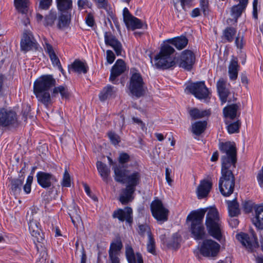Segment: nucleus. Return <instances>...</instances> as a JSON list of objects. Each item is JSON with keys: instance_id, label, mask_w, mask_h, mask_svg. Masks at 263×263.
Segmentation results:
<instances>
[{"instance_id": "f257e3e1", "label": "nucleus", "mask_w": 263, "mask_h": 263, "mask_svg": "<svg viewBox=\"0 0 263 263\" xmlns=\"http://www.w3.org/2000/svg\"><path fill=\"white\" fill-rule=\"evenodd\" d=\"M208 208H202L192 211L187 216L186 221L190 223L189 231L192 237L196 240L204 239L206 236L203 220Z\"/></svg>"}, {"instance_id": "f03ea898", "label": "nucleus", "mask_w": 263, "mask_h": 263, "mask_svg": "<svg viewBox=\"0 0 263 263\" xmlns=\"http://www.w3.org/2000/svg\"><path fill=\"white\" fill-rule=\"evenodd\" d=\"M205 225L209 235L220 241L222 238V222L219 212L215 207L208 208Z\"/></svg>"}, {"instance_id": "7ed1b4c3", "label": "nucleus", "mask_w": 263, "mask_h": 263, "mask_svg": "<svg viewBox=\"0 0 263 263\" xmlns=\"http://www.w3.org/2000/svg\"><path fill=\"white\" fill-rule=\"evenodd\" d=\"M112 170L115 174L114 179L117 182L121 183L126 182L127 186L136 189V187L141 182L140 171H134L128 175L129 170L127 168L117 164L114 166Z\"/></svg>"}, {"instance_id": "20e7f679", "label": "nucleus", "mask_w": 263, "mask_h": 263, "mask_svg": "<svg viewBox=\"0 0 263 263\" xmlns=\"http://www.w3.org/2000/svg\"><path fill=\"white\" fill-rule=\"evenodd\" d=\"M219 149L225 154L221 156V167L231 168L236 167L237 162V149L234 142L230 141L220 142L219 143Z\"/></svg>"}, {"instance_id": "39448f33", "label": "nucleus", "mask_w": 263, "mask_h": 263, "mask_svg": "<svg viewBox=\"0 0 263 263\" xmlns=\"http://www.w3.org/2000/svg\"><path fill=\"white\" fill-rule=\"evenodd\" d=\"M233 170L231 168H221V175L219 180V189L224 197L230 196L234 192L235 178Z\"/></svg>"}, {"instance_id": "423d86ee", "label": "nucleus", "mask_w": 263, "mask_h": 263, "mask_svg": "<svg viewBox=\"0 0 263 263\" xmlns=\"http://www.w3.org/2000/svg\"><path fill=\"white\" fill-rule=\"evenodd\" d=\"M175 51L174 48L168 44L161 46L158 54L154 58L155 66L158 69H167L175 65L171 55Z\"/></svg>"}, {"instance_id": "0eeeda50", "label": "nucleus", "mask_w": 263, "mask_h": 263, "mask_svg": "<svg viewBox=\"0 0 263 263\" xmlns=\"http://www.w3.org/2000/svg\"><path fill=\"white\" fill-rule=\"evenodd\" d=\"M60 13L58 27L59 29L68 27L71 23L73 9L72 0H55Z\"/></svg>"}, {"instance_id": "6e6552de", "label": "nucleus", "mask_w": 263, "mask_h": 263, "mask_svg": "<svg viewBox=\"0 0 263 263\" xmlns=\"http://www.w3.org/2000/svg\"><path fill=\"white\" fill-rule=\"evenodd\" d=\"M20 124L21 122L14 111L5 108H0V129L5 127L10 130H16Z\"/></svg>"}, {"instance_id": "1a4fd4ad", "label": "nucleus", "mask_w": 263, "mask_h": 263, "mask_svg": "<svg viewBox=\"0 0 263 263\" xmlns=\"http://www.w3.org/2000/svg\"><path fill=\"white\" fill-rule=\"evenodd\" d=\"M29 230L37 251L45 248L46 241L45 239V234L41 229L40 222L36 220H30Z\"/></svg>"}, {"instance_id": "9d476101", "label": "nucleus", "mask_w": 263, "mask_h": 263, "mask_svg": "<svg viewBox=\"0 0 263 263\" xmlns=\"http://www.w3.org/2000/svg\"><path fill=\"white\" fill-rule=\"evenodd\" d=\"M152 216L161 223L168 220L169 211L164 207L162 201L156 197L150 205Z\"/></svg>"}, {"instance_id": "9b49d317", "label": "nucleus", "mask_w": 263, "mask_h": 263, "mask_svg": "<svg viewBox=\"0 0 263 263\" xmlns=\"http://www.w3.org/2000/svg\"><path fill=\"white\" fill-rule=\"evenodd\" d=\"M144 82L142 75L139 72L132 74L129 79L128 88L131 94L139 98L144 95Z\"/></svg>"}, {"instance_id": "f8f14e48", "label": "nucleus", "mask_w": 263, "mask_h": 263, "mask_svg": "<svg viewBox=\"0 0 263 263\" xmlns=\"http://www.w3.org/2000/svg\"><path fill=\"white\" fill-rule=\"evenodd\" d=\"M185 91L193 95L196 98L200 100L207 99L210 93L204 81L189 83L186 85Z\"/></svg>"}, {"instance_id": "ddd939ff", "label": "nucleus", "mask_w": 263, "mask_h": 263, "mask_svg": "<svg viewBox=\"0 0 263 263\" xmlns=\"http://www.w3.org/2000/svg\"><path fill=\"white\" fill-rule=\"evenodd\" d=\"M56 85L55 79L52 75L45 74L37 79L33 84V92L40 93L45 91H49Z\"/></svg>"}, {"instance_id": "4468645a", "label": "nucleus", "mask_w": 263, "mask_h": 263, "mask_svg": "<svg viewBox=\"0 0 263 263\" xmlns=\"http://www.w3.org/2000/svg\"><path fill=\"white\" fill-rule=\"evenodd\" d=\"M220 249V245L218 242L211 239H206L202 241L199 251L203 256L214 258L217 256Z\"/></svg>"}, {"instance_id": "2eb2a0df", "label": "nucleus", "mask_w": 263, "mask_h": 263, "mask_svg": "<svg viewBox=\"0 0 263 263\" xmlns=\"http://www.w3.org/2000/svg\"><path fill=\"white\" fill-rule=\"evenodd\" d=\"M196 56L191 50L186 49L183 51L177 60V63L179 67L190 71L195 63Z\"/></svg>"}, {"instance_id": "dca6fc26", "label": "nucleus", "mask_w": 263, "mask_h": 263, "mask_svg": "<svg viewBox=\"0 0 263 263\" xmlns=\"http://www.w3.org/2000/svg\"><path fill=\"white\" fill-rule=\"evenodd\" d=\"M38 49V43L30 31L25 30L20 42V49L24 53Z\"/></svg>"}, {"instance_id": "f3484780", "label": "nucleus", "mask_w": 263, "mask_h": 263, "mask_svg": "<svg viewBox=\"0 0 263 263\" xmlns=\"http://www.w3.org/2000/svg\"><path fill=\"white\" fill-rule=\"evenodd\" d=\"M250 233L252 237V239L249 234L243 232L237 234L236 237L243 246L247 248L252 252L254 249L258 248L259 245L257 235L253 229H250Z\"/></svg>"}, {"instance_id": "a211bd4d", "label": "nucleus", "mask_w": 263, "mask_h": 263, "mask_svg": "<svg viewBox=\"0 0 263 263\" xmlns=\"http://www.w3.org/2000/svg\"><path fill=\"white\" fill-rule=\"evenodd\" d=\"M36 181L39 185L43 189H48L58 182L57 177L50 173L43 171L38 172L36 175Z\"/></svg>"}, {"instance_id": "6ab92c4d", "label": "nucleus", "mask_w": 263, "mask_h": 263, "mask_svg": "<svg viewBox=\"0 0 263 263\" xmlns=\"http://www.w3.org/2000/svg\"><path fill=\"white\" fill-rule=\"evenodd\" d=\"M126 70V64L122 59H118L110 70L109 81L115 84H118L117 78Z\"/></svg>"}, {"instance_id": "aec40b11", "label": "nucleus", "mask_w": 263, "mask_h": 263, "mask_svg": "<svg viewBox=\"0 0 263 263\" xmlns=\"http://www.w3.org/2000/svg\"><path fill=\"white\" fill-rule=\"evenodd\" d=\"M122 248L123 244L120 237L117 238L110 243L108 254L111 263H120L118 255Z\"/></svg>"}, {"instance_id": "412c9836", "label": "nucleus", "mask_w": 263, "mask_h": 263, "mask_svg": "<svg viewBox=\"0 0 263 263\" xmlns=\"http://www.w3.org/2000/svg\"><path fill=\"white\" fill-rule=\"evenodd\" d=\"M104 42L106 46L111 47L117 56L121 55L123 47L121 43L110 32L104 33Z\"/></svg>"}, {"instance_id": "4be33fe9", "label": "nucleus", "mask_w": 263, "mask_h": 263, "mask_svg": "<svg viewBox=\"0 0 263 263\" xmlns=\"http://www.w3.org/2000/svg\"><path fill=\"white\" fill-rule=\"evenodd\" d=\"M112 216L118 218L121 221H126L131 224L133 222V210L130 207L126 206L124 209H119L114 212Z\"/></svg>"}, {"instance_id": "5701e85b", "label": "nucleus", "mask_w": 263, "mask_h": 263, "mask_svg": "<svg viewBox=\"0 0 263 263\" xmlns=\"http://www.w3.org/2000/svg\"><path fill=\"white\" fill-rule=\"evenodd\" d=\"M213 183L211 181L206 179L201 180L196 191L198 198L201 199L206 197L210 192Z\"/></svg>"}, {"instance_id": "b1692460", "label": "nucleus", "mask_w": 263, "mask_h": 263, "mask_svg": "<svg viewBox=\"0 0 263 263\" xmlns=\"http://www.w3.org/2000/svg\"><path fill=\"white\" fill-rule=\"evenodd\" d=\"M89 67L86 62H83L79 59L75 60L73 62L68 66V71H72L78 74H86Z\"/></svg>"}, {"instance_id": "393cba45", "label": "nucleus", "mask_w": 263, "mask_h": 263, "mask_svg": "<svg viewBox=\"0 0 263 263\" xmlns=\"http://www.w3.org/2000/svg\"><path fill=\"white\" fill-rule=\"evenodd\" d=\"M125 256L128 263H144L141 254L140 252L135 254L130 246L126 247Z\"/></svg>"}, {"instance_id": "a878e982", "label": "nucleus", "mask_w": 263, "mask_h": 263, "mask_svg": "<svg viewBox=\"0 0 263 263\" xmlns=\"http://www.w3.org/2000/svg\"><path fill=\"white\" fill-rule=\"evenodd\" d=\"M255 217L252 222L257 230H263V205H255L254 206Z\"/></svg>"}, {"instance_id": "bb28decb", "label": "nucleus", "mask_w": 263, "mask_h": 263, "mask_svg": "<svg viewBox=\"0 0 263 263\" xmlns=\"http://www.w3.org/2000/svg\"><path fill=\"white\" fill-rule=\"evenodd\" d=\"M24 181V177L22 175H18L17 178H11L10 181V190L13 195L20 194Z\"/></svg>"}, {"instance_id": "cd10ccee", "label": "nucleus", "mask_w": 263, "mask_h": 263, "mask_svg": "<svg viewBox=\"0 0 263 263\" xmlns=\"http://www.w3.org/2000/svg\"><path fill=\"white\" fill-rule=\"evenodd\" d=\"M60 94L62 99L69 100L71 96L70 92L66 85L54 86L51 92L52 97H56Z\"/></svg>"}, {"instance_id": "c85d7f7f", "label": "nucleus", "mask_w": 263, "mask_h": 263, "mask_svg": "<svg viewBox=\"0 0 263 263\" xmlns=\"http://www.w3.org/2000/svg\"><path fill=\"white\" fill-rule=\"evenodd\" d=\"M135 190V189L127 185L125 189H123L119 197V201L122 204H126L129 202L132 201L134 199L133 194L134 193Z\"/></svg>"}, {"instance_id": "c756f323", "label": "nucleus", "mask_w": 263, "mask_h": 263, "mask_svg": "<svg viewBox=\"0 0 263 263\" xmlns=\"http://www.w3.org/2000/svg\"><path fill=\"white\" fill-rule=\"evenodd\" d=\"M167 42L174 46L178 50H182L187 46L189 40L185 36L181 35L170 39Z\"/></svg>"}, {"instance_id": "7c9ffc66", "label": "nucleus", "mask_w": 263, "mask_h": 263, "mask_svg": "<svg viewBox=\"0 0 263 263\" xmlns=\"http://www.w3.org/2000/svg\"><path fill=\"white\" fill-rule=\"evenodd\" d=\"M239 105L237 104H232L224 107L223 109V114L225 118L234 120L237 117V111Z\"/></svg>"}, {"instance_id": "2f4dec72", "label": "nucleus", "mask_w": 263, "mask_h": 263, "mask_svg": "<svg viewBox=\"0 0 263 263\" xmlns=\"http://www.w3.org/2000/svg\"><path fill=\"white\" fill-rule=\"evenodd\" d=\"M96 166L102 180L103 181L107 183L108 182V178L110 173V168L106 164L100 161H98L97 162Z\"/></svg>"}, {"instance_id": "473e14b6", "label": "nucleus", "mask_w": 263, "mask_h": 263, "mask_svg": "<svg viewBox=\"0 0 263 263\" xmlns=\"http://www.w3.org/2000/svg\"><path fill=\"white\" fill-rule=\"evenodd\" d=\"M116 89L115 87L108 85L101 91L99 95V99L101 101H104L109 98L115 95Z\"/></svg>"}, {"instance_id": "72a5a7b5", "label": "nucleus", "mask_w": 263, "mask_h": 263, "mask_svg": "<svg viewBox=\"0 0 263 263\" xmlns=\"http://www.w3.org/2000/svg\"><path fill=\"white\" fill-rule=\"evenodd\" d=\"M238 67L237 58L233 57L229 66V77L231 80H236L238 76Z\"/></svg>"}, {"instance_id": "f704fd0d", "label": "nucleus", "mask_w": 263, "mask_h": 263, "mask_svg": "<svg viewBox=\"0 0 263 263\" xmlns=\"http://www.w3.org/2000/svg\"><path fill=\"white\" fill-rule=\"evenodd\" d=\"M125 24L127 28L128 29H131L132 30H135L137 29H141L143 28L144 26L145 28H147V25H144L141 20L135 16H133L132 18H130Z\"/></svg>"}, {"instance_id": "c9c22d12", "label": "nucleus", "mask_w": 263, "mask_h": 263, "mask_svg": "<svg viewBox=\"0 0 263 263\" xmlns=\"http://www.w3.org/2000/svg\"><path fill=\"white\" fill-rule=\"evenodd\" d=\"M237 29L231 26L227 27L222 31V38L226 42L231 43L234 40Z\"/></svg>"}, {"instance_id": "e433bc0d", "label": "nucleus", "mask_w": 263, "mask_h": 263, "mask_svg": "<svg viewBox=\"0 0 263 263\" xmlns=\"http://www.w3.org/2000/svg\"><path fill=\"white\" fill-rule=\"evenodd\" d=\"M207 126L206 121H196L192 124V132L196 136H199L205 130Z\"/></svg>"}, {"instance_id": "4c0bfd02", "label": "nucleus", "mask_w": 263, "mask_h": 263, "mask_svg": "<svg viewBox=\"0 0 263 263\" xmlns=\"http://www.w3.org/2000/svg\"><path fill=\"white\" fill-rule=\"evenodd\" d=\"M38 101L43 104L46 107L52 104L50 94L49 91H45L38 93H34Z\"/></svg>"}, {"instance_id": "58836bf2", "label": "nucleus", "mask_w": 263, "mask_h": 263, "mask_svg": "<svg viewBox=\"0 0 263 263\" xmlns=\"http://www.w3.org/2000/svg\"><path fill=\"white\" fill-rule=\"evenodd\" d=\"M228 203L229 216L231 217L238 216L240 214V212L239 208V203L236 199L229 201Z\"/></svg>"}, {"instance_id": "ea45409f", "label": "nucleus", "mask_w": 263, "mask_h": 263, "mask_svg": "<svg viewBox=\"0 0 263 263\" xmlns=\"http://www.w3.org/2000/svg\"><path fill=\"white\" fill-rule=\"evenodd\" d=\"M189 114L192 120L201 119L202 118L209 116L210 113L209 111L200 110L197 108H193L189 110Z\"/></svg>"}, {"instance_id": "a19ab883", "label": "nucleus", "mask_w": 263, "mask_h": 263, "mask_svg": "<svg viewBox=\"0 0 263 263\" xmlns=\"http://www.w3.org/2000/svg\"><path fill=\"white\" fill-rule=\"evenodd\" d=\"M29 0H14L16 9L20 13L26 14L28 11Z\"/></svg>"}, {"instance_id": "79ce46f5", "label": "nucleus", "mask_w": 263, "mask_h": 263, "mask_svg": "<svg viewBox=\"0 0 263 263\" xmlns=\"http://www.w3.org/2000/svg\"><path fill=\"white\" fill-rule=\"evenodd\" d=\"M57 18V14L56 11H50L49 14L46 15L45 17L44 25L45 26H52L54 23V21Z\"/></svg>"}, {"instance_id": "37998d69", "label": "nucleus", "mask_w": 263, "mask_h": 263, "mask_svg": "<svg viewBox=\"0 0 263 263\" xmlns=\"http://www.w3.org/2000/svg\"><path fill=\"white\" fill-rule=\"evenodd\" d=\"M225 123L228 125V132L230 134L238 133L239 132V128L241 125L240 120H237L236 122L229 124V121H226Z\"/></svg>"}, {"instance_id": "c03bdc74", "label": "nucleus", "mask_w": 263, "mask_h": 263, "mask_svg": "<svg viewBox=\"0 0 263 263\" xmlns=\"http://www.w3.org/2000/svg\"><path fill=\"white\" fill-rule=\"evenodd\" d=\"M246 8H243L242 6L238 4L234 5L231 8V15L235 19L237 22V19L241 15L243 11H245Z\"/></svg>"}, {"instance_id": "a18cd8bd", "label": "nucleus", "mask_w": 263, "mask_h": 263, "mask_svg": "<svg viewBox=\"0 0 263 263\" xmlns=\"http://www.w3.org/2000/svg\"><path fill=\"white\" fill-rule=\"evenodd\" d=\"M199 6L204 16H208L210 11L209 0H199Z\"/></svg>"}, {"instance_id": "49530a36", "label": "nucleus", "mask_w": 263, "mask_h": 263, "mask_svg": "<svg viewBox=\"0 0 263 263\" xmlns=\"http://www.w3.org/2000/svg\"><path fill=\"white\" fill-rule=\"evenodd\" d=\"M129 160L130 156L126 153L122 152L120 153L118 157V165H120L121 166H123L127 168V167L125 166V164L128 162Z\"/></svg>"}, {"instance_id": "de8ad7c7", "label": "nucleus", "mask_w": 263, "mask_h": 263, "mask_svg": "<svg viewBox=\"0 0 263 263\" xmlns=\"http://www.w3.org/2000/svg\"><path fill=\"white\" fill-rule=\"evenodd\" d=\"M148 241L147 244V250L149 253L153 255H156V251L155 250V241L152 235H149Z\"/></svg>"}, {"instance_id": "09e8293b", "label": "nucleus", "mask_w": 263, "mask_h": 263, "mask_svg": "<svg viewBox=\"0 0 263 263\" xmlns=\"http://www.w3.org/2000/svg\"><path fill=\"white\" fill-rule=\"evenodd\" d=\"M61 185L65 187H69L71 186V177L66 168L64 171Z\"/></svg>"}, {"instance_id": "8fccbe9b", "label": "nucleus", "mask_w": 263, "mask_h": 263, "mask_svg": "<svg viewBox=\"0 0 263 263\" xmlns=\"http://www.w3.org/2000/svg\"><path fill=\"white\" fill-rule=\"evenodd\" d=\"M138 233L141 236H144L145 232H146L148 235V237H149V235H152L151 229L146 224H139L138 226Z\"/></svg>"}, {"instance_id": "3c124183", "label": "nucleus", "mask_w": 263, "mask_h": 263, "mask_svg": "<svg viewBox=\"0 0 263 263\" xmlns=\"http://www.w3.org/2000/svg\"><path fill=\"white\" fill-rule=\"evenodd\" d=\"M108 136L111 143L115 145H118L120 142V137L115 132H109L108 133Z\"/></svg>"}, {"instance_id": "603ef678", "label": "nucleus", "mask_w": 263, "mask_h": 263, "mask_svg": "<svg viewBox=\"0 0 263 263\" xmlns=\"http://www.w3.org/2000/svg\"><path fill=\"white\" fill-rule=\"evenodd\" d=\"M52 0H40L39 9L48 10L52 4Z\"/></svg>"}, {"instance_id": "864d4df0", "label": "nucleus", "mask_w": 263, "mask_h": 263, "mask_svg": "<svg viewBox=\"0 0 263 263\" xmlns=\"http://www.w3.org/2000/svg\"><path fill=\"white\" fill-rule=\"evenodd\" d=\"M217 90L221 101L223 102H226L229 93L228 90L226 87L223 88L222 89L221 88L218 89Z\"/></svg>"}, {"instance_id": "5fc2aeb1", "label": "nucleus", "mask_w": 263, "mask_h": 263, "mask_svg": "<svg viewBox=\"0 0 263 263\" xmlns=\"http://www.w3.org/2000/svg\"><path fill=\"white\" fill-rule=\"evenodd\" d=\"M99 9H104L105 10L108 15L114 21L115 20H116V17L115 16V14L113 13L112 9L111 7L110 4L108 3L107 4L105 8H100Z\"/></svg>"}, {"instance_id": "6e6d98bb", "label": "nucleus", "mask_w": 263, "mask_h": 263, "mask_svg": "<svg viewBox=\"0 0 263 263\" xmlns=\"http://www.w3.org/2000/svg\"><path fill=\"white\" fill-rule=\"evenodd\" d=\"M116 59V56L111 50H107L106 51V60L108 63L112 64Z\"/></svg>"}, {"instance_id": "4d7b16f0", "label": "nucleus", "mask_w": 263, "mask_h": 263, "mask_svg": "<svg viewBox=\"0 0 263 263\" xmlns=\"http://www.w3.org/2000/svg\"><path fill=\"white\" fill-rule=\"evenodd\" d=\"M123 21L124 23L129 21L130 18H132L134 16L129 12L128 9L127 8H124L123 10Z\"/></svg>"}, {"instance_id": "13d9d810", "label": "nucleus", "mask_w": 263, "mask_h": 263, "mask_svg": "<svg viewBox=\"0 0 263 263\" xmlns=\"http://www.w3.org/2000/svg\"><path fill=\"white\" fill-rule=\"evenodd\" d=\"M86 24L89 27H93L95 24L94 17L91 13H89L85 17Z\"/></svg>"}, {"instance_id": "bf43d9fd", "label": "nucleus", "mask_w": 263, "mask_h": 263, "mask_svg": "<svg viewBox=\"0 0 263 263\" xmlns=\"http://www.w3.org/2000/svg\"><path fill=\"white\" fill-rule=\"evenodd\" d=\"M30 111L31 107L30 106H28V105L23 106L22 114L23 118L25 119V121H26L27 119L28 116H29Z\"/></svg>"}, {"instance_id": "052dcab7", "label": "nucleus", "mask_w": 263, "mask_h": 263, "mask_svg": "<svg viewBox=\"0 0 263 263\" xmlns=\"http://www.w3.org/2000/svg\"><path fill=\"white\" fill-rule=\"evenodd\" d=\"M89 5H91L89 0H78V6L80 10H81L85 8V6L90 7Z\"/></svg>"}, {"instance_id": "680f3d73", "label": "nucleus", "mask_w": 263, "mask_h": 263, "mask_svg": "<svg viewBox=\"0 0 263 263\" xmlns=\"http://www.w3.org/2000/svg\"><path fill=\"white\" fill-rule=\"evenodd\" d=\"M167 247L174 250H177L180 247V243L177 239H173L167 243Z\"/></svg>"}, {"instance_id": "e2e57ef3", "label": "nucleus", "mask_w": 263, "mask_h": 263, "mask_svg": "<svg viewBox=\"0 0 263 263\" xmlns=\"http://www.w3.org/2000/svg\"><path fill=\"white\" fill-rule=\"evenodd\" d=\"M257 180L260 187L263 188V165L257 175Z\"/></svg>"}, {"instance_id": "0e129e2a", "label": "nucleus", "mask_w": 263, "mask_h": 263, "mask_svg": "<svg viewBox=\"0 0 263 263\" xmlns=\"http://www.w3.org/2000/svg\"><path fill=\"white\" fill-rule=\"evenodd\" d=\"M96 4L97 8L100 9V8H105L107 4L108 3V0H92Z\"/></svg>"}, {"instance_id": "69168bd1", "label": "nucleus", "mask_w": 263, "mask_h": 263, "mask_svg": "<svg viewBox=\"0 0 263 263\" xmlns=\"http://www.w3.org/2000/svg\"><path fill=\"white\" fill-rule=\"evenodd\" d=\"M243 208L246 213H249L252 212L253 206L250 201H245L243 204Z\"/></svg>"}, {"instance_id": "338daca9", "label": "nucleus", "mask_w": 263, "mask_h": 263, "mask_svg": "<svg viewBox=\"0 0 263 263\" xmlns=\"http://www.w3.org/2000/svg\"><path fill=\"white\" fill-rule=\"evenodd\" d=\"M52 63L53 64L55 65L58 66V67H61V63L59 59L56 55V54H54L50 57H49Z\"/></svg>"}, {"instance_id": "774afa93", "label": "nucleus", "mask_w": 263, "mask_h": 263, "mask_svg": "<svg viewBox=\"0 0 263 263\" xmlns=\"http://www.w3.org/2000/svg\"><path fill=\"white\" fill-rule=\"evenodd\" d=\"M45 50L46 52L48 54L49 57L55 54L52 45L49 43L46 44Z\"/></svg>"}]
</instances>
